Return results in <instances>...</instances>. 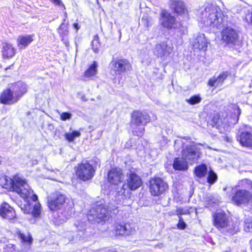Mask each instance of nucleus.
Here are the masks:
<instances>
[{
    "mask_svg": "<svg viewBox=\"0 0 252 252\" xmlns=\"http://www.w3.org/2000/svg\"><path fill=\"white\" fill-rule=\"evenodd\" d=\"M4 188L17 192L22 198L23 202L18 204L21 209L25 214H31L32 216L36 218L40 214V205L37 202L34 204L31 203V200L36 202L37 196L33 194V191L26 180L18 175H15L13 179L5 178Z\"/></svg>",
    "mask_w": 252,
    "mask_h": 252,
    "instance_id": "obj_1",
    "label": "nucleus"
},
{
    "mask_svg": "<svg viewBox=\"0 0 252 252\" xmlns=\"http://www.w3.org/2000/svg\"><path fill=\"white\" fill-rule=\"evenodd\" d=\"M48 204L50 210H59L57 221L60 223L66 221L74 212L72 199L60 192H56L48 197Z\"/></svg>",
    "mask_w": 252,
    "mask_h": 252,
    "instance_id": "obj_2",
    "label": "nucleus"
},
{
    "mask_svg": "<svg viewBox=\"0 0 252 252\" xmlns=\"http://www.w3.org/2000/svg\"><path fill=\"white\" fill-rule=\"evenodd\" d=\"M200 21L206 26L220 29L227 25V17L221 9L214 5L206 7L200 15Z\"/></svg>",
    "mask_w": 252,
    "mask_h": 252,
    "instance_id": "obj_3",
    "label": "nucleus"
},
{
    "mask_svg": "<svg viewBox=\"0 0 252 252\" xmlns=\"http://www.w3.org/2000/svg\"><path fill=\"white\" fill-rule=\"evenodd\" d=\"M26 85L19 82L8 85L0 96V103L6 105L13 104L18 102L27 92Z\"/></svg>",
    "mask_w": 252,
    "mask_h": 252,
    "instance_id": "obj_4",
    "label": "nucleus"
},
{
    "mask_svg": "<svg viewBox=\"0 0 252 252\" xmlns=\"http://www.w3.org/2000/svg\"><path fill=\"white\" fill-rule=\"evenodd\" d=\"M214 225L225 235H233L239 231L238 225L231 222L223 212H218L213 217Z\"/></svg>",
    "mask_w": 252,
    "mask_h": 252,
    "instance_id": "obj_5",
    "label": "nucleus"
},
{
    "mask_svg": "<svg viewBox=\"0 0 252 252\" xmlns=\"http://www.w3.org/2000/svg\"><path fill=\"white\" fill-rule=\"evenodd\" d=\"M118 211H117V213ZM116 209H109L102 204L93 206L88 213V220L92 223H100L108 219L111 214H116Z\"/></svg>",
    "mask_w": 252,
    "mask_h": 252,
    "instance_id": "obj_6",
    "label": "nucleus"
},
{
    "mask_svg": "<svg viewBox=\"0 0 252 252\" xmlns=\"http://www.w3.org/2000/svg\"><path fill=\"white\" fill-rule=\"evenodd\" d=\"M142 184L141 179L136 174H127L126 184H124L120 190H118V193L119 195L124 196L125 198H129L131 195L130 191L137 189Z\"/></svg>",
    "mask_w": 252,
    "mask_h": 252,
    "instance_id": "obj_7",
    "label": "nucleus"
},
{
    "mask_svg": "<svg viewBox=\"0 0 252 252\" xmlns=\"http://www.w3.org/2000/svg\"><path fill=\"white\" fill-rule=\"evenodd\" d=\"M224 191H232V200L237 205L246 204L252 198V193L246 189H234L232 187H224Z\"/></svg>",
    "mask_w": 252,
    "mask_h": 252,
    "instance_id": "obj_8",
    "label": "nucleus"
},
{
    "mask_svg": "<svg viewBox=\"0 0 252 252\" xmlns=\"http://www.w3.org/2000/svg\"><path fill=\"white\" fill-rule=\"evenodd\" d=\"M200 155L199 149L193 144L187 145L182 150L183 158L191 164L196 162Z\"/></svg>",
    "mask_w": 252,
    "mask_h": 252,
    "instance_id": "obj_9",
    "label": "nucleus"
},
{
    "mask_svg": "<svg viewBox=\"0 0 252 252\" xmlns=\"http://www.w3.org/2000/svg\"><path fill=\"white\" fill-rule=\"evenodd\" d=\"M77 177L80 180L86 181L91 179L94 176L95 169L87 162H82L75 168Z\"/></svg>",
    "mask_w": 252,
    "mask_h": 252,
    "instance_id": "obj_10",
    "label": "nucleus"
},
{
    "mask_svg": "<svg viewBox=\"0 0 252 252\" xmlns=\"http://www.w3.org/2000/svg\"><path fill=\"white\" fill-rule=\"evenodd\" d=\"M149 189L153 195L158 196L168 189V186L162 179L158 177L153 178L150 181Z\"/></svg>",
    "mask_w": 252,
    "mask_h": 252,
    "instance_id": "obj_11",
    "label": "nucleus"
},
{
    "mask_svg": "<svg viewBox=\"0 0 252 252\" xmlns=\"http://www.w3.org/2000/svg\"><path fill=\"white\" fill-rule=\"evenodd\" d=\"M160 22L162 26L167 29H179L181 24L176 22L174 16L166 10H162L160 14Z\"/></svg>",
    "mask_w": 252,
    "mask_h": 252,
    "instance_id": "obj_12",
    "label": "nucleus"
},
{
    "mask_svg": "<svg viewBox=\"0 0 252 252\" xmlns=\"http://www.w3.org/2000/svg\"><path fill=\"white\" fill-rule=\"evenodd\" d=\"M110 66L116 74H122L130 70L131 65L126 59H118L112 60Z\"/></svg>",
    "mask_w": 252,
    "mask_h": 252,
    "instance_id": "obj_13",
    "label": "nucleus"
},
{
    "mask_svg": "<svg viewBox=\"0 0 252 252\" xmlns=\"http://www.w3.org/2000/svg\"><path fill=\"white\" fill-rule=\"evenodd\" d=\"M239 38L237 32L230 27H226L223 29L221 33V41L227 44H235Z\"/></svg>",
    "mask_w": 252,
    "mask_h": 252,
    "instance_id": "obj_14",
    "label": "nucleus"
},
{
    "mask_svg": "<svg viewBox=\"0 0 252 252\" xmlns=\"http://www.w3.org/2000/svg\"><path fill=\"white\" fill-rule=\"evenodd\" d=\"M172 49L173 47L167 41H163L156 45L154 54L158 58L165 60L171 54Z\"/></svg>",
    "mask_w": 252,
    "mask_h": 252,
    "instance_id": "obj_15",
    "label": "nucleus"
},
{
    "mask_svg": "<svg viewBox=\"0 0 252 252\" xmlns=\"http://www.w3.org/2000/svg\"><path fill=\"white\" fill-rule=\"evenodd\" d=\"M150 121V117L146 112L134 111L131 116V122L132 125L144 126Z\"/></svg>",
    "mask_w": 252,
    "mask_h": 252,
    "instance_id": "obj_16",
    "label": "nucleus"
},
{
    "mask_svg": "<svg viewBox=\"0 0 252 252\" xmlns=\"http://www.w3.org/2000/svg\"><path fill=\"white\" fill-rule=\"evenodd\" d=\"M75 226L77 231V234L74 238L76 241H86L92 235V233L89 231L90 229L85 228L86 224L84 222L78 221L75 223Z\"/></svg>",
    "mask_w": 252,
    "mask_h": 252,
    "instance_id": "obj_17",
    "label": "nucleus"
},
{
    "mask_svg": "<svg viewBox=\"0 0 252 252\" xmlns=\"http://www.w3.org/2000/svg\"><path fill=\"white\" fill-rule=\"evenodd\" d=\"M124 179V175L120 168H112L108 174L109 182L114 185H118L119 183H122Z\"/></svg>",
    "mask_w": 252,
    "mask_h": 252,
    "instance_id": "obj_18",
    "label": "nucleus"
},
{
    "mask_svg": "<svg viewBox=\"0 0 252 252\" xmlns=\"http://www.w3.org/2000/svg\"><path fill=\"white\" fill-rule=\"evenodd\" d=\"M115 230L116 235L122 236H128L132 234L135 231V229L129 223H116Z\"/></svg>",
    "mask_w": 252,
    "mask_h": 252,
    "instance_id": "obj_19",
    "label": "nucleus"
},
{
    "mask_svg": "<svg viewBox=\"0 0 252 252\" xmlns=\"http://www.w3.org/2000/svg\"><path fill=\"white\" fill-rule=\"evenodd\" d=\"M171 7L178 15L183 16L185 19H188V11L183 2L180 0L172 1Z\"/></svg>",
    "mask_w": 252,
    "mask_h": 252,
    "instance_id": "obj_20",
    "label": "nucleus"
},
{
    "mask_svg": "<svg viewBox=\"0 0 252 252\" xmlns=\"http://www.w3.org/2000/svg\"><path fill=\"white\" fill-rule=\"evenodd\" d=\"M208 43L205 35L203 33H198L193 39L192 46L194 49L205 51Z\"/></svg>",
    "mask_w": 252,
    "mask_h": 252,
    "instance_id": "obj_21",
    "label": "nucleus"
},
{
    "mask_svg": "<svg viewBox=\"0 0 252 252\" xmlns=\"http://www.w3.org/2000/svg\"><path fill=\"white\" fill-rule=\"evenodd\" d=\"M0 216L6 219H13L16 217L14 209L8 204L3 203L0 206Z\"/></svg>",
    "mask_w": 252,
    "mask_h": 252,
    "instance_id": "obj_22",
    "label": "nucleus"
},
{
    "mask_svg": "<svg viewBox=\"0 0 252 252\" xmlns=\"http://www.w3.org/2000/svg\"><path fill=\"white\" fill-rule=\"evenodd\" d=\"M16 234L18 238L21 240V242L26 246V247L24 248V250L26 251L30 249L33 241L32 235L29 233L24 234L20 231H17L16 232Z\"/></svg>",
    "mask_w": 252,
    "mask_h": 252,
    "instance_id": "obj_23",
    "label": "nucleus"
},
{
    "mask_svg": "<svg viewBox=\"0 0 252 252\" xmlns=\"http://www.w3.org/2000/svg\"><path fill=\"white\" fill-rule=\"evenodd\" d=\"M16 49L13 46L7 42L2 43V55L5 59L12 58L16 54Z\"/></svg>",
    "mask_w": 252,
    "mask_h": 252,
    "instance_id": "obj_24",
    "label": "nucleus"
},
{
    "mask_svg": "<svg viewBox=\"0 0 252 252\" xmlns=\"http://www.w3.org/2000/svg\"><path fill=\"white\" fill-rule=\"evenodd\" d=\"M33 41L31 35H20L17 40V44L20 50L25 49Z\"/></svg>",
    "mask_w": 252,
    "mask_h": 252,
    "instance_id": "obj_25",
    "label": "nucleus"
},
{
    "mask_svg": "<svg viewBox=\"0 0 252 252\" xmlns=\"http://www.w3.org/2000/svg\"><path fill=\"white\" fill-rule=\"evenodd\" d=\"M228 75V72L224 71L220 73L217 78L214 77L211 78L208 82L209 85L211 87H218L221 85Z\"/></svg>",
    "mask_w": 252,
    "mask_h": 252,
    "instance_id": "obj_26",
    "label": "nucleus"
},
{
    "mask_svg": "<svg viewBox=\"0 0 252 252\" xmlns=\"http://www.w3.org/2000/svg\"><path fill=\"white\" fill-rule=\"evenodd\" d=\"M239 141L244 146L252 147V134L248 131L242 132L240 135Z\"/></svg>",
    "mask_w": 252,
    "mask_h": 252,
    "instance_id": "obj_27",
    "label": "nucleus"
},
{
    "mask_svg": "<svg viewBox=\"0 0 252 252\" xmlns=\"http://www.w3.org/2000/svg\"><path fill=\"white\" fill-rule=\"evenodd\" d=\"M188 163H189L185 160L183 158H177L174 159L173 166L175 170H185L188 169Z\"/></svg>",
    "mask_w": 252,
    "mask_h": 252,
    "instance_id": "obj_28",
    "label": "nucleus"
},
{
    "mask_svg": "<svg viewBox=\"0 0 252 252\" xmlns=\"http://www.w3.org/2000/svg\"><path fill=\"white\" fill-rule=\"evenodd\" d=\"M97 67L98 64L97 62L94 61L84 72V77L90 79L94 77L97 73Z\"/></svg>",
    "mask_w": 252,
    "mask_h": 252,
    "instance_id": "obj_29",
    "label": "nucleus"
},
{
    "mask_svg": "<svg viewBox=\"0 0 252 252\" xmlns=\"http://www.w3.org/2000/svg\"><path fill=\"white\" fill-rule=\"evenodd\" d=\"M228 110L231 113V117L237 122L241 114L239 107L235 104H230L228 106Z\"/></svg>",
    "mask_w": 252,
    "mask_h": 252,
    "instance_id": "obj_30",
    "label": "nucleus"
},
{
    "mask_svg": "<svg viewBox=\"0 0 252 252\" xmlns=\"http://www.w3.org/2000/svg\"><path fill=\"white\" fill-rule=\"evenodd\" d=\"M207 172V166L205 164H202L196 167L194 170L195 174L199 178L205 176Z\"/></svg>",
    "mask_w": 252,
    "mask_h": 252,
    "instance_id": "obj_31",
    "label": "nucleus"
},
{
    "mask_svg": "<svg viewBox=\"0 0 252 252\" xmlns=\"http://www.w3.org/2000/svg\"><path fill=\"white\" fill-rule=\"evenodd\" d=\"M92 49L95 53L99 52V49L100 47V44L99 41V37L97 35H95L92 42Z\"/></svg>",
    "mask_w": 252,
    "mask_h": 252,
    "instance_id": "obj_32",
    "label": "nucleus"
},
{
    "mask_svg": "<svg viewBox=\"0 0 252 252\" xmlns=\"http://www.w3.org/2000/svg\"><path fill=\"white\" fill-rule=\"evenodd\" d=\"M81 133L78 131H73L71 132L66 133L65 134V137L67 140L69 142H72L76 137H78L80 136Z\"/></svg>",
    "mask_w": 252,
    "mask_h": 252,
    "instance_id": "obj_33",
    "label": "nucleus"
},
{
    "mask_svg": "<svg viewBox=\"0 0 252 252\" xmlns=\"http://www.w3.org/2000/svg\"><path fill=\"white\" fill-rule=\"evenodd\" d=\"M237 186L246 189L252 188V182L250 180L245 179L239 182Z\"/></svg>",
    "mask_w": 252,
    "mask_h": 252,
    "instance_id": "obj_34",
    "label": "nucleus"
},
{
    "mask_svg": "<svg viewBox=\"0 0 252 252\" xmlns=\"http://www.w3.org/2000/svg\"><path fill=\"white\" fill-rule=\"evenodd\" d=\"M212 121H213L214 125L218 127H223V128L225 127L226 125L222 122V119L220 118L218 114H215L213 116Z\"/></svg>",
    "mask_w": 252,
    "mask_h": 252,
    "instance_id": "obj_35",
    "label": "nucleus"
},
{
    "mask_svg": "<svg viewBox=\"0 0 252 252\" xmlns=\"http://www.w3.org/2000/svg\"><path fill=\"white\" fill-rule=\"evenodd\" d=\"M201 100L199 95L191 96L189 99H186V101L190 105H195L199 103Z\"/></svg>",
    "mask_w": 252,
    "mask_h": 252,
    "instance_id": "obj_36",
    "label": "nucleus"
},
{
    "mask_svg": "<svg viewBox=\"0 0 252 252\" xmlns=\"http://www.w3.org/2000/svg\"><path fill=\"white\" fill-rule=\"evenodd\" d=\"M217 180V175L213 171L209 172L208 176L207 177V182L210 184H213Z\"/></svg>",
    "mask_w": 252,
    "mask_h": 252,
    "instance_id": "obj_37",
    "label": "nucleus"
},
{
    "mask_svg": "<svg viewBox=\"0 0 252 252\" xmlns=\"http://www.w3.org/2000/svg\"><path fill=\"white\" fill-rule=\"evenodd\" d=\"M244 230L247 232L252 233V220L247 219L245 221Z\"/></svg>",
    "mask_w": 252,
    "mask_h": 252,
    "instance_id": "obj_38",
    "label": "nucleus"
},
{
    "mask_svg": "<svg viewBox=\"0 0 252 252\" xmlns=\"http://www.w3.org/2000/svg\"><path fill=\"white\" fill-rule=\"evenodd\" d=\"M59 33L61 35H66L68 33L67 25L63 23L59 28Z\"/></svg>",
    "mask_w": 252,
    "mask_h": 252,
    "instance_id": "obj_39",
    "label": "nucleus"
},
{
    "mask_svg": "<svg viewBox=\"0 0 252 252\" xmlns=\"http://www.w3.org/2000/svg\"><path fill=\"white\" fill-rule=\"evenodd\" d=\"M189 214V210L188 208H178L175 211L176 215L178 217L181 215H188Z\"/></svg>",
    "mask_w": 252,
    "mask_h": 252,
    "instance_id": "obj_40",
    "label": "nucleus"
},
{
    "mask_svg": "<svg viewBox=\"0 0 252 252\" xmlns=\"http://www.w3.org/2000/svg\"><path fill=\"white\" fill-rule=\"evenodd\" d=\"M186 227V224L184 222L183 219L181 216H179V222L177 224V227L180 229L184 230Z\"/></svg>",
    "mask_w": 252,
    "mask_h": 252,
    "instance_id": "obj_41",
    "label": "nucleus"
},
{
    "mask_svg": "<svg viewBox=\"0 0 252 252\" xmlns=\"http://www.w3.org/2000/svg\"><path fill=\"white\" fill-rule=\"evenodd\" d=\"M71 116L72 114L67 112L62 113L60 115L61 119L63 121L70 120L71 118Z\"/></svg>",
    "mask_w": 252,
    "mask_h": 252,
    "instance_id": "obj_42",
    "label": "nucleus"
},
{
    "mask_svg": "<svg viewBox=\"0 0 252 252\" xmlns=\"http://www.w3.org/2000/svg\"><path fill=\"white\" fill-rule=\"evenodd\" d=\"M4 250L7 252H17L15 250V246L11 244L6 245L4 247Z\"/></svg>",
    "mask_w": 252,
    "mask_h": 252,
    "instance_id": "obj_43",
    "label": "nucleus"
},
{
    "mask_svg": "<svg viewBox=\"0 0 252 252\" xmlns=\"http://www.w3.org/2000/svg\"><path fill=\"white\" fill-rule=\"evenodd\" d=\"M145 129L143 127H140L138 130L136 129H134L133 131V133L134 135H136L138 136H142L144 133Z\"/></svg>",
    "mask_w": 252,
    "mask_h": 252,
    "instance_id": "obj_44",
    "label": "nucleus"
},
{
    "mask_svg": "<svg viewBox=\"0 0 252 252\" xmlns=\"http://www.w3.org/2000/svg\"><path fill=\"white\" fill-rule=\"evenodd\" d=\"M51 1L53 2L54 4L59 6H63L62 2L61 0H50Z\"/></svg>",
    "mask_w": 252,
    "mask_h": 252,
    "instance_id": "obj_45",
    "label": "nucleus"
},
{
    "mask_svg": "<svg viewBox=\"0 0 252 252\" xmlns=\"http://www.w3.org/2000/svg\"><path fill=\"white\" fill-rule=\"evenodd\" d=\"M63 40H64V43L65 44V45L67 46L69 44L68 41L67 40H66L65 39H64L63 38Z\"/></svg>",
    "mask_w": 252,
    "mask_h": 252,
    "instance_id": "obj_46",
    "label": "nucleus"
},
{
    "mask_svg": "<svg viewBox=\"0 0 252 252\" xmlns=\"http://www.w3.org/2000/svg\"><path fill=\"white\" fill-rule=\"evenodd\" d=\"M73 26H74V27L75 29H76L77 30H78V24H76V23L74 24Z\"/></svg>",
    "mask_w": 252,
    "mask_h": 252,
    "instance_id": "obj_47",
    "label": "nucleus"
},
{
    "mask_svg": "<svg viewBox=\"0 0 252 252\" xmlns=\"http://www.w3.org/2000/svg\"><path fill=\"white\" fill-rule=\"evenodd\" d=\"M146 24H147V26H148V23L146 22Z\"/></svg>",
    "mask_w": 252,
    "mask_h": 252,
    "instance_id": "obj_48",
    "label": "nucleus"
}]
</instances>
